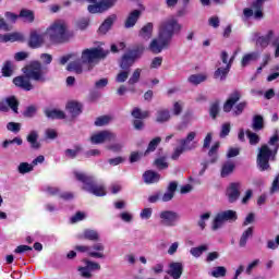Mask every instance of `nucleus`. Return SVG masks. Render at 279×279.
I'll list each match as a JSON object with an SVG mask.
<instances>
[{
	"label": "nucleus",
	"instance_id": "1",
	"mask_svg": "<svg viewBox=\"0 0 279 279\" xmlns=\"http://www.w3.org/2000/svg\"><path fill=\"white\" fill-rule=\"evenodd\" d=\"M24 75H20L13 78V84L16 88H21L22 90H34L33 82H37L38 84H45L47 82V75L43 71V64L38 61H33L28 65L22 69Z\"/></svg>",
	"mask_w": 279,
	"mask_h": 279
},
{
	"label": "nucleus",
	"instance_id": "2",
	"mask_svg": "<svg viewBox=\"0 0 279 279\" xmlns=\"http://www.w3.org/2000/svg\"><path fill=\"white\" fill-rule=\"evenodd\" d=\"M108 51L101 48H89L82 51L81 58L77 61L69 63L68 71H73L74 73H82L84 71V64H87L88 71L93 69V64L101 58H106Z\"/></svg>",
	"mask_w": 279,
	"mask_h": 279
},
{
	"label": "nucleus",
	"instance_id": "3",
	"mask_svg": "<svg viewBox=\"0 0 279 279\" xmlns=\"http://www.w3.org/2000/svg\"><path fill=\"white\" fill-rule=\"evenodd\" d=\"M268 144L272 147L269 148L268 145H263L259 148V153L257 155V167L259 171H269V160H276V154H278L279 149V135L276 133L272 135L268 142Z\"/></svg>",
	"mask_w": 279,
	"mask_h": 279
},
{
	"label": "nucleus",
	"instance_id": "4",
	"mask_svg": "<svg viewBox=\"0 0 279 279\" xmlns=\"http://www.w3.org/2000/svg\"><path fill=\"white\" fill-rule=\"evenodd\" d=\"M46 34L50 43H66V40L73 38V33L69 31V25L62 20L54 21L50 24Z\"/></svg>",
	"mask_w": 279,
	"mask_h": 279
},
{
	"label": "nucleus",
	"instance_id": "5",
	"mask_svg": "<svg viewBox=\"0 0 279 279\" xmlns=\"http://www.w3.org/2000/svg\"><path fill=\"white\" fill-rule=\"evenodd\" d=\"M74 177L78 182L83 183V190L87 193L96 195V197H104L106 195V187L104 185L95 184L93 177H88L83 172L74 171Z\"/></svg>",
	"mask_w": 279,
	"mask_h": 279
},
{
	"label": "nucleus",
	"instance_id": "6",
	"mask_svg": "<svg viewBox=\"0 0 279 279\" xmlns=\"http://www.w3.org/2000/svg\"><path fill=\"white\" fill-rule=\"evenodd\" d=\"M195 138H197V132L191 131L184 138L179 140L181 146L174 148V151L171 155V159L178 160V158H180V156L183 155L184 151H193V149H197L198 144Z\"/></svg>",
	"mask_w": 279,
	"mask_h": 279
},
{
	"label": "nucleus",
	"instance_id": "7",
	"mask_svg": "<svg viewBox=\"0 0 279 279\" xmlns=\"http://www.w3.org/2000/svg\"><path fill=\"white\" fill-rule=\"evenodd\" d=\"M241 99V92H233L229 95V98L223 104L222 110L223 112H233L234 117H239L243 114V110L247 108V102L242 101L238 104L235 107L234 105ZM233 108V110H232Z\"/></svg>",
	"mask_w": 279,
	"mask_h": 279
},
{
	"label": "nucleus",
	"instance_id": "8",
	"mask_svg": "<svg viewBox=\"0 0 279 279\" xmlns=\"http://www.w3.org/2000/svg\"><path fill=\"white\" fill-rule=\"evenodd\" d=\"M232 62H234V54L229 58L228 52L222 51L220 53V62L217 64V70L214 73L216 80H226L230 69H232Z\"/></svg>",
	"mask_w": 279,
	"mask_h": 279
},
{
	"label": "nucleus",
	"instance_id": "9",
	"mask_svg": "<svg viewBox=\"0 0 279 279\" xmlns=\"http://www.w3.org/2000/svg\"><path fill=\"white\" fill-rule=\"evenodd\" d=\"M182 29V25L178 23L175 17L168 19L163 21L159 26V34L161 38H166L171 41L175 32H180Z\"/></svg>",
	"mask_w": 279,
	"mask_h": 279
},
{
	"label": "nucleus",
	"instance_id": "10",
	"mask_svg": "<svg viewBox=\"0 0 279 279\" xmlns=\"http://www.w3.org/2000/svg\"><path fill=\"white\" fill-rule=\"evenodd\" d=\"M180 221V214L173 210H162L159 213V223L163 228H175Z\"/></svg>",
	"mask_w": 279,
	"mask_h": 279
},
{
	"label": "nucleus",
	"instance_id": "11",
	"mask_svg": "<svg viewBox=\"0 0 279 279\" xmlns=\"http://www.w3.org/2000/svg\"><path fill=\"white\" fill-rule=\"evenodd\" d=\"M230 219H236V211L234 210H226L218 213L213 221L211 229L219 230L226 223V221H230Z\"/></svg>",
	"mask_w": 279,
	"mask_h": 279
},
{
	"label": "nucleus",
	"instance_id": "12",
	"mask_svg": "<svg viewBox=\"0 0 279 279\" xmlns=\"http://www.w3.org/2000/svg\"><path fill=\"white\" fill-rule=\"evenodd\" d=\"M117 140V134L112 133V131H100L92 134L90 143L93 145H101L104 143H110L111 141Z\"/></svg>",
	"mask_w": 279,
	"mask_h": 279
},
{
	"label": "nucleus",
	"instance_id": "13",
	"mask_svg": "<svg viewBox=\"0 0 279 279\" xmlns=\"http://www.w3.org/2000/svg\"><path fill=\"white\" fill-rule=\"evenodd\" d=\"M169 45H171V41L169 39H167L166 37H161L160 33H158V37L154 38L150 41L148 49L153 53H161V51L163 49H167L169 47Z\"/></svg>",
	"mask_w": 279,
	"mask_h": 279
},
{
	"label": "nucleus",
	"instance_id": "14",
	"mask_svg": "<svg viewBox=\"0 0 279 279\" xmlns=\"http://www.w3.org/2000/svg\"><path fill=\"white\" fill-rule=\"evenodd\" d=\"M10 108L15 114H19V100L15 96H9L0 100V112H9Z\"/></svg>",
	"mask_w": 279,
	"mask_h": 279
},
{
	"label": "nucleus",
	"instance_id": "15",
	"mask_svg": "<svg viewBox=\"0 0 279 279\" xmlns=\"http://www.w3.org/2000/svg\"><path fill=\"white\" fill-rule=\"evenodd\" d=\"M47 40H49L47 32L40 33L38 31H33L31 33L29 47L33 49H38V47H43Z\"/></svg>",
	"mask_w": 279,
	"mask_h": 279
},
{
	"label": "nucleus",
	"instance_id": "16",
	"mask_svg": "<svg viewBox=\"0 0 279 279\" xmlns=\"http://www.w3.org/2000/svg\"><path fill=\"white\" fill-rule=\"evenodd\" d=\"M101 265L96 262L86 260L84 267H78V274L82 278H93V271H99Z\"/></svg>",
	"mask_w": 279,
	"mask_h": 279
},
{
	"label": "nucleus",
	"instance_id": "17",
	"mask_svg": "<svg viewBox=\"0 0 279 279\" xmlns=\"http://www.w3.org/2000/svg\"><path fill=\"white\" fill-rule=\"evenodd\" d=\"M226 195L230 204H234L239 197H241V183H231L227 187Z\"/></svg>",
	"mask_w": 279,
	"mask_h": 279
},
{
	"label": "nucleus",
	"instance_id": "18",
	"mask_svg": "<svg viewBox=\"0 0 279 279\" xmlns=\"http://www.w3.org/2000/svg\"><path fill=\"white\" fill-rule=\"evenodd\" d=\"M184 269V266H182V263L174 262L169 265L168 275L171 276L173 279H180L182 278V271Z\"/></svg>",
	"mask_w": 279,
	"mask_h": 279
},
{
	"label": "nucleus",
	"instance_id": "19",
	"mask_svg": "<svg viewBox=\"0 0 279 279\" xmlns=\"http://www.w3.org/2000/svg\"><path fill=\"white\" fill-rule=\"evenodd\" d=\"M105 251L106 246L104 243H95L90 246L89 256L92 258H106V254L104 253Z\"/></svg>",
	"mask_w": 279,
	"mask_h": 279
},
{
	"label": "nucleus",
	"instance_id": "20",
	"mask_svg": "<svg viewBox=\"0 0 279 279\" xmlns=\"http://www.w3.org/2000/svg\"><path fill=\"white\" fill-rule=\"evenodd\" d=\"M89 4L87 10L90 14H101V12H106V10H109L106 4H104L101 1H87Z\"/></svg>",
	"mask_w": 279,
	"mask_h": 279
},
{
	"label": "nucleus",
	"instance_id": "21",
	"mask_svg": "<svg viewBox=\"0 0 279 279\" xmlns=\"http://www.w3.org/2000/svg\"><path fill=\"white\" fill-rule=\"evenodd\" d=\"M24 40L21 33H9L0 35V43H21Z\"/></svg>",
	"mask_w": 279,
	"mask_h": 279
},
{
	"label": "nucleus",
	"instance_id": "22",
	"mask_svg": "<svg viewBox=\"0 0 279 279\" xmlns=\"http://www.w3.org/2000/svg\"><path fill=\"white\" fill-rule=\"evenodd\" d=\"M258 58H260V54H258V52L244 53L241 59V68L245 69V66H250V64H252V62H256Z\"/></svg>",
	"mask_w": 279,
	"mask_h": 279
},
{
	"label": "nucleus",
	"instance_id": "23",
	"mask_svg": "<svg viewBox=\"0 0 279 279\" xmlns=\"http://www.w3.org/2000/svg\"><path fill=\"white\" fill-rule=\"evenodd\" d=\"M140 16H141V11H138V10L132 11L129 14V16L124 23V27L126 29H130V27H134L136 25V21H138Z\"/></svg>",
	"mask_w": 279,
	"mask_h": 279
},
{
	"label": "nucleus",
	"instance_id": "24",
	"mask_svg": "<svg viewBox=\"0 0 279 279\" xmlns=\"http://www.w3.org/2000/svg\"><path fill=\"white\" fill-rule=\"evenodd\" d=\"M168 121H171V112L169 109H159L156 113V122L167 123Z\"/></svg>",
	"mask_w": 279,
	"mask_h": 279
},
{
	"label": "nucleus",
	"instance_id": "25",
	"mask_svg": "<svg viewBox=\"0 0 279 279\" xmlns=\"http://www.w3.org/2000/svg\"><path fill=\"white\" fill-rule=\"evenodd\" d=\"M14 71H16V64L12 61H5L2 66V75L3 77H12L14 75Z\"/></svg>",
	"mask_w": 279,
	"mask_h": 279
},
{
	"label": "nucleus",
	"instance_id": "26",
	"mask_svg": "<svg viewBox=\"0 0 279 279\" xmlns=\"http://www.w3.org/2000/svg\"><path fill=\"white\" fill-rule=\"evenodd\" d=\"M33 149H40V143L38 142V131H31L26 137Z\"/></svg>",
	"mask_w": 279,
	"mask_h": 279
},
{
	"label": "nucleus",
	"instance_id": "27",
	"mask_svg": "<svg viewBox=\"0 0 279 279\" xmlns=\"http://www.w3.org/2000/svg\"><path fill=\"white\" fill-rule=\"evenodd\" d=\"M154 34V24L147 23L142 27L140 31V36L143 38V40H149Z\"/></svg>",
	"mask_w": 279,
	"mask_h": 279
},
{
	"label": "nucleus",
	"instance_id": "28",
	"mask_svg": "<svg viewBox=\"0 0 279 279\" xmlns=\"http://www.w3.org/2000/svg\"><path fill=\"white\" fill-rule=\"evenodd\" d=\"M143 178L146 184H155V182L160 180V174H158V172L148 170L144 173Z\"/></svg>",
	"mask_w": 279,
	"mask_h": 279
},
{
	"label": "nucleus",
	"instance_id": "29",
	"mask_svg": "<svg viewBox=\"0 0 279 279\" xmlns=\"http://www.w3.org/2000/svg\"><path fill=\"white\" fill-rule=\"evenodd\" d=\"M66 110L72 117H77V114H82V105H80V102L71 101L66 105Z\"/></svg>",
	"mask_w": 279,
	"mask_h": 279
},
{
	"label": "nucleus",
	"instance_id": "30",
	"mask_svg": "<svg viewBox=\"0 0 279 279\" xmlns=\"http://www.w3.org/2000/svg\"><path fill=\"white\" fill-rule=\"evenodd\" d=\"M135 61L136 59L130 52H128L122 57L120 66L121 69L128 70L130 66H132V64H134Z\"/></svg>",
	"mask_w": 279,
	"mask_h": 279
},
{
	"label": "nucleus",
	"instance_id": "31",
	"mask_svg": "<svg viewBox=\"0 0 279 279\" xmlns=\"http://www.w3.org/2000/svg\"><path fill=\"white\" fill-rule=\"evenodd\" d=\"M45 114L48 119H64L66 117L60 109H47Z\"/></svg>",
	"mask_w": 279,
	"mask_h": 279
},
{
	"label": "nucleus",
	"instance_id": "32",
	"mask_svg": "<svg viewBox=\"0 0 279 279\" xmlns=\"http://www.w3.org/2000/svg\"><path fill=\"white\" fill-rule=\"evenodd\" d=\"M117 17L111 16L108 17L107 20H105V22L100 25L98 32L99 34H108V32H110V27H112V24L114 23V20Z\"/></svg>",
	"mask_w": 279,
	"mask_h": 279
},
{
	"label": "nucleus",
	"instance_id": "33",
	"mask_svg": "<svg viewBox=\"0 0 279 279\" xmlns=\"http://www.w3.org/2000/svg\"><path fill=\"white\" fill-rule=\"evenodd\" d=\"M206 80H208V76L206 74H192L187 78V82H190V84H193L194 86H197L198 84H202V82H206Z\"/></svg>",
	"mask_w": 279,
	"mask_h": 279
},
{
	"label": "nucleus",
	"instance_id": "34",
	"mask_svg": "<svg viewBox=\"0 0 279 279\" xmlns=\"http://www.w3.org/2000/svg\"><path fill=\"white\" fill-rule=\"evenodd\" d=\"M204 252H208V244H202L190 250V254H192L194 258H199Z\"/></svg>",
	"mask_w": 279,
	"mask_h": 279
},
{
	"label": "nucleus",
	"instance_id": "35",
	"mask_svg": "<svg viewBox=\"0 0 279 279\" xmlns=\"http://www.w3.org/2000/svg\"><path fill=\"white\" fill-rule=\"evenodd\" d=\"M274 32L269 31L267 35L262 36L257 39L256 45H259V47H263V49H265V47H268Z\"/></svg>",
	"mask_w": 279,
	"mask_h": 279
},
{
	"label": "nucleus",
	"instance_id": "36",
	"mask_svg": "<svg viewBox=\"0 0 279 279\" xmlns=\"http://www.w3.org/2000/svg\"><path fill=\"white\" fill-rule=\"evenodd\" d=\"M141 73H143V69L141 68L135 69L131 77L129 78L128 84L130 86H134V84H138L141 80Z\"/></svg>",
	"mask_w": 279,
	"mask_h": 279
},
{
	"label": "nucleus",
	"instance_id": "37",
	"mask_svg": "<svg viewBox=\"0 0 279 279\" xmlns=\"http://www.w3.org/2000/svg\"><path fill=\"white\" fill-rule=\"evenodd\" d=\"M17 171L21 173V175H25V173H32V171H34V165L28 162H21L17 166Z\"/></svg>",
	"mask_w": 279,
	"mask_h": 279
},
{
	"label": "nucleus",
	"instance_id": "38",
	"mask_svg": "<svg viewBox=\"0 0 279 279\" xmlns=\"http://www.w3.org/2000/svg\"><path fill=\"white\" fill-rule=\"evenodd\" d=\"M254 234V228H247L243 233L240 239V247H245L247 245V239Z\"/></svg>",
	"mask_w": 279,
	"mask_h": 279
},
{
	"label": "nucleus",
	"instance_id": "39",
	"mask_svg": "<svg viewBox=\"0 0 279 279\" xmlns=\"http://www.w3.org/2000/svg\"><path fill=\"white\" fill-rule=\"evenodd\" d=\"M232 171H234V162L228 161L223 163L221 169V178H228Z\"/></svg>",
	"mask_w": 279,
	"mask_h": 279
},
{
	"label": "nucleus",
	"instance_id": "40",
	"mask_svg": "<svg viewBox=\"0 0 279 279\" xmlns=\"http://www.w3.org/2000/svg\"><path fill=\"white\" fill-rule=\"evenodd\" d=\"M111 122H112V117L111 116H101V117H98L95 120V125L97 128H104V125H108Z\"/></svg>",
	"mask_w": 279,
	"mask_h": 279
},
{
	"label": "nucleus",
	"instance_id": "41",
	"mask_svg": "<svg viewBox=\"0 0 279 279\" xmlns=\"http://www.w3.org/2000/svg\"><path fill=\"white\" fill-rule=\"evenodd\" d=\"M20 19H23L24 23H33L34 22V12L23 9L20 12Z\"/></svg>",
	"mask_w": 279,
	"mask_h": 279
},
{
	"label": "nucleus",
	"instance_id": "42",
	"mask_svg": "<svg viewBox=\"0 0 279 279\" xmlns=\"http://www.w3.org/2000/svg\"><path fill=\"white\" fill-rule=\"evenodd\" d=\"M160 137H155L153 141H150L146 151L144 153V156H147V154H151V151H156V147L160 145Z\"/></svg>",
	"mask_w": 279,
	"mask_h": 279
},
{
	"label": "nucleus",
	"instance_id": "43",
	"mask_svg": "<svg viewBox=\"0 0 279 279\" xmlns=\"http://www.w3.org/2000/svg\"><path fill=\"white\" fill-rule=\"evenodd\" d=\"M211 215H213V214H211L210 211H207V213L201 215V216H199V219H198V221H197L198 228H201L202 230H205V228H206V221H208V219H210V216H211Z\"/></svg>",
	"mask_w": 279,
	"mask_h": 279
},
{
	"label": "nucleus",
	"instance_id": "44",
	"mask_svg": "<svg viewBox=\"0 0 279 279\" xmlns=\"http://www.w3.org/2000/svg\"><path fill=\"white\" fill-rule=\"evenodd\" d=\"M106 149H109V151H113V154H120V151L123 150V143L116 142V143L109 144L106 146Z\"/></svg>",
	"mask_w": 279,
	"mask_h": 279
},
{
	"label": "nucleus",
	"instance_id": "45",
	"mask_svg": "<svg viewBox=\"0 0 279 279\" xmlns=\"http://www.w3.org/2000/svg\"><path fill=\"white\" fill-rule=\"evenodd\" d=\"M182 110H184V102L175 101L172 106V114L174 117H180L182 114Z\"/></svg>",
	"mask_w": 279,
	"mask_h": 279
},
{
	"label": "nucleus",
	"instance_id": "46",
	"mask_svg": "<svg viewBox=\"0 0 279 279\" xmlns=\"http://www.w3.org/2000/svg\"><path fill=\"white\" fill-rule=\"evenodd\" d=\"M252 128H253V130H255V132L263 130L264 124H263V118L260 116H255L253 118Z\"/></svg>",
	"mask_w": 279,
	"mask_h": 279
},
{
	"label": "nucleus",
	"instance_id": "47",
	"mask_svg": "<svg viewBox=\"0 0 279 279\" xmlns=\"http://www.w3.org/2000/svg\"><path fill=\"white\" fill-rule=\"evenodd\" d=\"M132 117H134V119H147V117H149V111H142L140 108H134Z\"/></svg>",
	"mask_w": 279,
	"mask_h": 279
},
{
	"label": "nucleus",
	"instance_id": "48",
	"mask_svg": "<svg viewBox=\"0 0 279 279\" xmlns=\"http://www.w3.org/2000/svg\"><path fill=\"white\" fill-rule=\"evenodd\" d=\"M227 271L228 270L226 269V267L218 266V267L214 268V270L211 271V276L214 278H223V276H226Z\"/></svg>",
	"mask_w": 279,
	"mask_h": 279
},
{
	"label": "nucleus",
	"instance_id": "49",
	"mask_svg": "<svg viewBox=\"0 0 279 279\" xmlns=\"http://www.w3.org/2000/svg\"><path fill=\"white\" fill-rule=\"evenodd\" d=\"M246 136L250 141V145H258V143H260L258 134L253 133L252 131H246Z\"/></svg>",
	"mask_w": 279,
	"mask_h": 279
},
{
	"label": "nucleus",
	"instance_id": "50",
	"mask_svg": "<svg viewBox=\"0 0 279 279\" xmlns=\"http://www.w3.org/2000/svg\"><path fill=\"white\" fill-rule=\"evenodd\" d=\"M217 149H219V142H216V143L211 146V148H210V150H209V153H208L209 158H211V159H210V162H211V163H213V162H217Z\"/></svg>",
	"mask_w": 279,
	"mask_h": 279
},
{
	"label": "nucleus",
	"instance_id": "51",
	"mask_svg": "<svg viewBox=\"0 0 279 279\" xmlns=\"http://www.w3.org/2000/svg\"><path fill=\"white\" fill-rule=\"evenodd\" d=\"M145 51V46L140 45L137 46L135 49L129 51V53L135 59L137 60V58H141V56H143Z\"/></svg>",
	"mask_w": 279,
	"mask_h": 279
},
{
	"label": "nucleus",
	"instance_id": "52",
	"mask_svg": "<svg viewBox=\"0 0 279 279\" xmlns=\"http://www.w3.org/2000/svg\"><path fill=\"white\" fill-rule=\"evenodd\" d=\"M84 239H87L88 241H99V233L94 230H86L84 232Z\"/></svg>",
	"mask_w": 279,
	"mask_h": 279
},
{
	"label": "nucleus",
	"instance_id": "53",
	"mask_svg": "<svg viewBox=\"0 0 279 279\" xmlns=\"http://www.w3.org/2000/svg\"><path fill=\"white\" fill-rule=\"evenodd\" d=\"M151 215H154V209L147 207V208L142 209L140 217L144 221H147V220L151 219Z\"/></svg>",
	"mask_w": 279,
	"mask_h": 279
},
{
	"label": "nucleus",
	"instance_id": "54",
	"mask_svg": "<svg viewBox=\"0 0 279 279\" xmlns=\"http://www.w3.org/2000/svg\"><path fill=\"white\" fill-rule=\"evenodd\" d=\"M209 114L211 119H217V114H219V101H215L211 104L209 108Z\"/></svg>",
	"mask_w": 279,
	"mask_h": 279
},
{
	"label": "nucleus",
	"instance_id": "55",
	"mask_svg": "<svg viewBox=\"0 0 279 279\" xmlns=\"http://www.w3.org/2000/svg\"><path fill=\"white\" fill-rule=\"evenodd\" d=\"M128 77H130V71H121L118 73L116 82H118V84H123V82L128 81Z\"/></svg>",
	"mask_w": 279,
	"mask_h": 279
},
{
	"label": "nucleus",
	"instance_id": "56",
	"mask_svg": "<svg viewBox=\"0 0 279 279\" xmlns=\"http://www.w3.org/2000/svg\"><path fill=\"white\" fill-rule=\"evenodd\" d=\"M7 130H9V132H13L14 134H19V132H21V123L9 122L7 124Z\"/></svg>",
	"mask_w": 279,
	"mask_h": 279
},
{
	"label": "nucleus",
	"instance_id": "57",
	"mask_svg": "<svg viewBox=\"0 0 279 279\" xmlns=\"http://www.w3.org/2000/svg\"><path fill=\"white\" fill-rule=\"evenodd\" d=\"M182 119H183L182 123L177 125V130L179 131L184 130V128L189 125V123L191 122V113H185Z\"/></svg>",
	"mask_w": 279,
	"mask_h": 279
},
{
	"label": "nucleus",
	"instance_id": "58",
	"mask_svg": "<svg viewBox=\"0 0 279 279\" xmlns=\"http://www.w3.org/2000/svg\"><path fill=\"white\" fill-rule=\"evenodd\" d=\"M162 66V57H155L150 62V69H160Z\"/></svg>",
	"mask_w": 279,
	"mask_h": 279
},
{
	"label": "nucleus",
	"instance_id": "59",
	"mask_svg": "<svg viewBox=\"0 0 279 279\" xmlns=\"http://www.w3.org/2000/svg\"><path fill=\"white\" fill-rule=\"evenodd\" d=\"M46 138H49L50 141H53L58 138V132L54 129H47L45 131Z\"/></svg>",
	"mask_w": 279,
	"mask_h": 279
},
{
	"label": "nucleus",
	"instance_id": "60",
	"mask_svg": "<svg viewBox=\"0 0 279 279\" xmlns=\"http://www.w3.org/2000/svg\"><path fill=\"white\" fill-rule=\"evenodd\" d=\"M120 219L125 223H130L134 219V216L128 211H123L120 214Z\"/></svg>",
	"mask_w": 279,
	"mask_h": 279
},
{
	"label": "nucleus",
	"instance_id": "61",
	"mask_svg": "<svg viewBox=\"0 0 279 279\" xmlns=\"http://www.w3.org/2000/svg\"><path fill=\"white\" fill-rule=\"evenodd\" d=\"M279 191V174H277L271 183L270 193H278Z\"/></svg>",
	"mask_w": 279,
	"mask_h": 279
},
{
	"label": "nucleus",
	"instance_id": "62",
	"mask_svg": "<svg viewBox=\"0 0 279 279\" xmlns=\"http://www.w3.org/2000/svg\"><path fill=\"white\" fill-rule=\"evenodd\" d=\"M45 192L47 195H60V189L51 185L46 186Z\"/></svg>",
	"mask_w": 279,
	"mask_h": 279
},
{
	"label": "nucleus",
	"instance_id": "63",
	"mask_svg": "<svg viewBox=\"0 0 279 279\" xmlns=\"http://www.w3.org/2000/svg\"><path fill=\"white\" fill-rule=\"evenodd\" d=\"M155 165L157 169H167V167H169V163H167V160L165 158H159L155 160Z\"/></svg>",
	"mask_w": 279,
	"mask_h": 279
},
{
	"label": "nucleus",
	"instance_id": "64",
	"mask_svg": "<svg viewBox=\"0 0 279 279\" xmlns=\"http://www.w3.org/2000/svg\"><path fill=\"white\" fill-rule=\"evenodd\" d=\"M36 111H37L36 106H29L24 111V117L32 118V117H34V114H36Z\"/></svg>",
	"mask_w": 279,
	"mask_h": 279
}]
</instances>
